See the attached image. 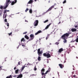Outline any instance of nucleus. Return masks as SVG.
<instances>
[{"instance_id":"45","label":"nucleus","mask_w":78,"mask_h":78,"mask_svg":"<svg viewBox=\"0 0 78 78\" xmlns=\"http://www.w3.org/2000/svg\"><path fill=\"white\" fill-rule=\"evenodd\" d=\"M75 28H77V27H78V26L76 25L75 26Z\"/></svg>"},{"instance_id":"61","label":"nucleus","mask_w":78,"mask_h":78,"mask_svg":"<svg viewBox=\"0 0 78 78\" xmlns=\"http://www.w3.org/2000/svg\"><path fill=\"white\" fill-rule=\"evenodd\" d=\"M48 53H50V51H48Z\"/></svg>"},{"instance_id":"9","label":"nucleus","mask_w":78,"mask_h":78,"mask_svg":"<svg viewBox=\"0 0 78 78\" xmlns=\"http://www.w3.org/2000/svg\"><path fill=\"white\" fill-rule=\"evenodd\" d=\"M6 16H7V13H4V14L3 15V19H5L6 18Z\"/></svg>"},{"instance_id":"53","label":"nucleus","mask_w":78,"mask_h":78,"mask_svg":"<svg viewBox=\"0 0 78 78\" xmlns=\"http://www.w3.org/2000/svg\"><path fill=\"white\" fill-rule=\"evenodd\" d=\"M25 22H28V21H27V20H25Z\"/></svg>"},{"instance_id":"58","label":"nucleus","mask_w":78,"mask_h":78,"mask_svg":"<svg viewBox=\"0 0 78 78\" xmlns=\"http://www.w3.org/2000/svg\"><path fill=\"white\" fill-rule=\"evenodd\" d=\"M47 37H48V38H49V37H48V36Z\"/></svg>"},{"instance_id":"49","label":"nucleus","mask_w":78,"mask_h":78,"mask_svg":"<svg viewBox=\"0 0 78 78\" xmlns=\"http://www.w3.org/2000/svg\"><path fill=\"white\" fill-rule=\"evenodd\" d=\"M47 63H48L49 62L48 61V60L47 59Z\"/></svg>"},{"instance_id":"54","label":"nucleus","mask_w":78,"mask_h":78,"mask_svg":"<svg viewBox=\"0 0 78 78\" xmlns=\"http://www.w3.org/2000/svg\"><path fill=\"white\" fill-rule=\"evenodd\" d=\"M17 49L19 48V46L17 47Z\"/></svg>"},{"instance_id":"51","label":"nucleus","mask_w":78,"mask_h":78,"mask_svg":"<svg viewBox=\"0 0 78 78\" xmlns=\"http://www.w3.org/2000/svg\"><path fill=\"white\" fill-rule=\"evenodd\" d=\"M14 0L15 1V3H16V2H17V0Z\"/></svg>"},{"instance_id":"11","label":"nucleus","mask_w":78,"mask_h":78,"mask_svg":"<svg viewBox=\"0 0 78 78\" xmlns=\"http://www.w3.org/2000/svg\"><path fill=\"white\" fill-rule=\"evenodd\" d=\"M51 25V23H50L49 25H48L44 29V30H47V29H48L49 27H50Z\"/></svg>"},{"instance_id":"14","label":"nucleus","mask_w":78,"mask_h":78,"mask_svg":"<svg viewBox=\"0 0 78 78\" xmlns=\"http://www.w3.org/2000/svg\"><path fill=\"white\" fill-rule=\"evenodd\" d=\"M33 3V0H30L29 2L28 3V4H31Z\"/></svg>"},{"instance_id":"27","label":"nucleus","mask_w":78,"mask_h":78,"mask_svg":"<svg viewBox=\"0 0 78 78\" xmlns=\"http://www.w3.org/2000/svg\"><path fill=\"white\" fill-rule=\"evenodd\" d=\"M77 38L75 39V41L76 42H78V37H77Z\"/></svg>"},{"instance_id":"62","label":"nucleus","mask_w":78,"mask_h":78,"mask_svg":"<svg viewBox=\"0 0 78 78\" xmlns=\"http://www.w3.org/2000/svg\"><path fill=\"white\" fill-rule=\"evenodd\" d=\"M52 78H55V77H53Z\"/></svg>"},{"instance_id":"44","label":"nucleus","mask_w":78,"mask_h":78,"mask_svg":"<svg viewBox=\"0 0 78 78\" xmlns=\"http://www.w3.org/2000/svg\"><path fill=\"white\" fill-rule=\"evenodd\" d=\"M7 27H9V23H7Z\"/></svg>"},{"instance_id":"56","label":"nucleus","mask_w":78,"mask_h":78,"mask_svg":"<svg viewBox=\"0 0 78 78\" xmlns=\"http://www.w3.org/2000/svg\"><path fill=\"white\" fill-rule=\"evenodd\" d=\"M37 0H34L35 2H36V1H37Z\"/></svg>"},{"instance_id":"64","label":"nucleus","mask_w":78,"mask_h":78,"mask_svg":"<svg viewBox=\"0 0 78 78\" xmlns=\"http://www.w3.org/2000/svg\"><path fill=\"white\" fill-rule=\"evenodd\" d=\"M27 6H28V5H27Z\"/></svg>"},{"instance_id":"46","label":"nucleus","mask_w":78,"mask_h":78,"mask_svg":"<svg viewBox=\"0 0 78 78\" xmlns=\"http://www.w3.org/2000/svg\"><path fill=\"white\" fill-rule=\"evenodd\" d=\"M47 36L48 37H50V34H48V35H47Z\"/></svg>"},{"instance_id":"39","label":"nucleus","mask_w":78,"mask_h":78,"mask_svg":"<svg viewBox=\"0 0 78 78\" xmlns=\"http://www.w3.org/2000/svg\"><path fill=\"white\" fill-rule=\"evenodd\" d=\"M73 78H76V76L75 75H74L73 76Z\"/></svg>"},{"instance_id":"29","label":"nucleus","mask_w":78,"mask_h":78,"mask_svg":"<svg viewBox=\"0 0 78 78\" xmlns=\"http://www.w3.org/2000/svg\"><path fill=\"white\" fill-rule=\"evenodd\" d=\"M41 75L42 76H43V75H46V74H45V73H44L43 72L41 73Z\"/></svg>"},{"instance_id":"24","label":"nucleus","mask_w":78,"mask_h":78,"mask_svg":"<svg viewBox=\"0 0 78 78\" xmlns=\"http://www.w3.org/2000/svg\"><path fill=\"white\" fill-rule=\"evenodd\" d=\"M2 10H0V15L1 17H2Z\"/></svg>"},{"instance_id":"16","label":"nucleus","mask_w":78,"mask_h":78,"mask_svg":"<svg viewBox=\"0 0 78 78\" xmlns=\"http://www.w3.org/2000/svg\"><path fill=\"white\" fill-rule=\"evenodd\" d=\"M19 69L16 70H15V73H16V74L19 73Z\"/></svg>"},{"instance_id":"38","label":"nucleus","mask_w":78,"mask_h":78,"mask_svg":"<svg viewBox=\"0 0 78 78\" xmlns=\"http://www.w3.org/2000/svg\"><path fill=\"white\" fill-rule=\"evenodd\" d=\"M13 76V77H14V78H16V77H17V75H15Z\"/></svg>"},{"instance_id":"28","label":"nucleus","mask_w":78,"mask_h":78,"mask_svg":"<svg viewBox=\"0 0 78 78\" xmlns=\"http://www.w3.org/2000/svg\"><path fill=\"white\" fill-rule=\"evenodd\" d=\"M48 20H45L44 21V23H47V22H48Z\"/></svg>"},{"instance_id":"30","label":"nucleus","mask_w":78,"mask_h":78,"mask_svg":"<svg viewBox=\"0 0 78 78\" xmlns=\"http://www.w3.org/2000/svg\"><path fill=\"white\" fill-rule=\"evenodd\" d=\"M3 7L2 6H1L0 7V8L1 9H4V8L3 9Z\"/></svg>"},{"instance_id":"52","label":"nucleus","mask_w":78,"mask_h":78,"mask_svg":"<svg viewBox=\"0 0 78 78\" xmlns=\"http://www.w3.org/2000/svg\"><path fill=\"white\" fill-rule=\"evenodd\" d=\"M61 23V22H59L58 23V24H60V23Z\"/></svg>"},{"instance_id":"7","label":"nucleus","mask_w":78,"mask_h":78,"mask_svg":"<svg viewBox=\"0 0 78 78\" xmlns=\"http://www.w3.org/2000/svg\"><path fill=\"white\" fill-rule=\"evenodd\" d=\"M54 5L51 6V7H50L48 10L46 11V12H45V13H47V12H48V11H51V9H52L53 8H54Z\"/></svg>"},{"instance_id":"60","label":"nucleus","mask_w":78,"mask_h":78,"mask_svg":"<svg viewBox=\"0 0 78 78\" xmlns=\"http://www.w3.org/2000/svg\"><path fill=\"white\" fill-rule=\"evenodd\" d=\"M36 51V50H34V51Z\"/></svg>"},{"instance_id":"6","label":"nucleus","mask_w":78,"mask_h":78,"mask_svg":"<svg viewBox=\"0 0 78 78\" xmlns=\"http://www.w3.org/2000/svg\"><path fill=\"white\" fill-rule=\"evenodd\" d=\"M38 23H39V21L37 20H36L34 23V25L35 27H36L38 25Z\"/></svg>"},{"instance_id":"2","label":"nucleus","mask_w":78,"mask_h":78,"mask_svg":"<svg viewBox=\"0 0 78 78\" xmlns=\"http://www.w3.org/2000/svg\"><path fill=\"white\" fill-rule=\"evenodd\" d=\"M43 53V51H41V49L39 48L37 50V53L38 54V55L39 56L38 57L37 60L39 61H40L41 60V58L40 56H42V54Z\"/></svg>"},{"instance_id":"1","label":"nucleus","mask_w":78,"mask_h":78,"mask_svg":"<svg viewBox=\"0 0 78 78\" xmlns=\"http://www.w3.org/2000/svg\"><path fill=\"white\" fill-rule=\"evenodd\" d=\"M70 34H71V33L70 32L69 33H66L64 34L62 36L61 38L64 40L63 41L64 43H66L67 42V40H66V39H67V38L69 37Z\"/></svg>"},{"instance_id":"22","label":"nucleus","mask_w":78,"mask_h":78,"mask_svg":"<svg viewBox=\"0 0 78 78\" xmlns=\"http://www.w3.org/2000/svg\"><path fill=\"white\" fill-rule=\"evenodd\" d=\"M41 73H42V72H45V69L44 68H43L41 70Z\"/></svg>"},{"instance_id":"12","label":"nucleus","mask_w":78,"mask_h":78,"mask_svg":"<svg viewBox=\"0 0 78 78\" xmlns=\"http://www.w3.org/2000/svg\"><path fill=\"white\" fill-rule=\"evenodd\" d=\"M58 66L61 69H62L64 67V65L61 64H59Z\"/></svg>"},{"instance_id":"36","label":"nucleus","mask_w":78,"mask_h":78,"mask_svg":"<svg viewBox=\"0 0 78 78\" xmlns=\"http://www.w3.org/2000/svg\"><path fill=\"white\" fill-rule=\"evenodd\" d=\"M4 21L5 22H7V20L6 19H5L4 20Z\"/></svg>"},{"instance_id":"8","label":"nucleus","mask_w":78,"mask_h":78,"mask_svg":"<svg viewBox=\"0 0 78 78\" xmlns=\"http://www.w3.org/2000/svg\"><path fill=\"white\" fill-rule=\"evenodd\" d=\"M64 50L62 48H61L59 49L58 51V53H61L62 51H63Z\"/></svg>"},{"instance_id":"42","label":"nucleus","mask_w":78,"mask_h":78,"mask_svg":"<svg viewBox=\"0 0 78 78\" xmlns=\"http://www.w3.org/2000/svg\"><path fill=\"white\" fill-rule=\"evenodd\" d=\"M18 65H20V62H18Z\"/></svg>"},{"instance_id":"25","label":"nucleus","mask_w":78,"mask_h":78,"mask_svg":"<svg viewBox=\"0 0 78 78\" xmlns=\"http://www.w3.org/2000/svg\"><path fill=\"white\" fill-rule=\"evenodd\" d=\"M16 2L14 1H12L11 3L12 5H14Z\"/></svg>"},{"instance_id":"20","label":"nucleus","mask_w":78,"mask_h":78,"mask_svg":"<svg viewBox=\"0 0 78 78\" xmlns=\"http://www.w3.org/2000/svg\"><path fill=\"white\" fill-rule=\"evenodd\" d=\"M6 78H12V75H10L9 76L6 77Z\"/></svg>"},{"instance_id":"23","label":"nucleus","mask_w":78,"mask_h":78,"mask_svg":"<svg viewBox=\"0 0 78 78\" xmlns=\"http://www.w3.org/2000/svg\"><path fill=\"white\" fill-rule=\"evenodd\" d=\"M22 41H23V42H25V40L24 38H22L21 40V42H22Z\"/></svg>"},{"instance_id":"5","label":"nucleus","mask_w":78,"mask_h":78,"mask_svg":"<svg viewBox=\"0 0 78 78\" xmlns=\"http://www.w3.org/2000/svg\"><path fill=\"white\" fill-rule=\"evenodd\" d=\"M30 39H29V41H31L32 40H33L34 38V35L33 34H31L30 35Z\"/></svg>"},{"instance_id":"50","label":"nucleus","mask_w":78,"mask_h":78,"mask_svg":"<svg viewBox=\"0 0 78 78\" xmlns=\"http://www.w3.org/2000/svg\"><path fill=\"white\" fill-rule=\"evenodd\" d=\"M16 67H15L14 68V70H16Z\"/></svg>"},{"instance_id":"10","label":"nucleus","mask_w":78,"mask_h":78,"mask_svg":"<svg viewBox=\"0 0 78 78\" xmlns=\"http://www.w3.org/2000/svg\"><path fill=\"white\" fill-rule=\"evenodd\" d=\"M42 33V31L40 30L37 31V33H35V35H37V34H39V33Z\"/></svg>"},{"instance_id":"13","label":"nucleus","mask_w":78,"mask_h":78,"mask_svg":"<svg viewBox=\"0 0 78 78\" xmlns=\"http://www.w3.org/2000/svg\"><path fill=\"white\" fill-rule=\"evenodd\" d=\"M76 29L74 28H72L71 29V31H72V32H75V31H76Z\"/></svg>"},{"instance_id":"15","label":"nucleus","mask_w":78,"mask_h":78,"mask_svg":"<svg viewBox=\"0 0 78 78\" xmlns=\"http://www.w3.org/2000/svg\"><path fill=\"white\" fill-rule=\"evenodd\" d=\"M23 76V75L22 74H20L19 76H18V77H17V78H22Z\"/></svg>"},{"instance_id":"48","label":"nucleus","mask_w":78,"mask_h":78,"mask_svg":"<svg viewBox=\"0 0 78 78\" xmlns=\"http://www.w3.org/2000/svg\"><path fill=\"white\" fill-rule=\"evenodd\" d=\"M48 39V37H46V40H47V39Z\"/></svg>"},{"instance_id":"40","label":"nucleus","mask_w":78,"mask_h":78,"mask_svg":"<svg viewBox=\"0 0 78 78\" xmlns=\"http://www.w3.org/2000/svg\"><path fill=\"white\" fill-rule=\"evenodd\" d=\"M27 32H25L23 33V34H27Z\"/></svg>"},{"instance_id":"3","label":"nucleus","mask_w":78,"mask_h":78,"mask_svg":"<svg viewBox=\"0 0 78 78\" xmlns=\"http://www.w3.org/2000/svg\"><path fill=\"white\" fill-rule=\"evenodd\" d=\"M11 3V2L10 0H6V4L5 5V6L4 8V9H6V8L8 7V6L9 4Z\"/></svg>"},{"instance_id":"17","label":"nucleus","mask_w":78,"mask_h":78,"mask_svg":"<svg viewBox=\"0 0 78 78\" xmlns=\"http://www.w3.org/2000/svg\"><path fill=\"white\" fill-rule=\"evenodd\" d=\"M6 12H9V10H5L4 11V13H5V14H6Z\"/></svg>"},{"instance_id":"63","label":"nucleus","mask_w":78,"mask_h":78,"mask_svg":"<svg viewBox=\"0 0 78 78\" xmlns=\"http://www.w3.org/2000/svg\"><path fill=\"white\" fill-rule=\"evenodd\" d=\"M68 54L69 53V52H68Z\"/></svg>"},{"instance_id":"18","label":"nucleus","mask_w":78,"mask_h":78,"mask_svg":"<svg viewBox=\"0 0 78 78\" xmlns=\"http://www.w3.org/2000/svg\"><path fill=\"white\" fill-rule=\"evenodd\" d=\"M25 38L27 39H29V37L27 36V35H26L24 36Z\"/></svg>"},{"instance_id":"55","label":"nucleus","mask_w":78,"mask_h":78,"mask_svg":"<svg viewBox=\"0 0 78 78\" xmlns=\"http://www.w3.org/2000/svg\"><path fill=\"white\" fill-rule=\"evenodd\" d=\"M72 74H73V73H74L73 72H72Z\"/></svg>"},{"instance_id":"37","label":"nucleus","mask_w":78,"mask_h":78,"mask_svg":"<svg viewBox=\"0 0 78 78\" xmlns=\"http://www.w3.org/2000/svg\"><path fill=\"white\" fill-rule=\"evenodd\" d=\"M12 32L10 33L9 34V36H11L12 34Z\"/></svg>"},{"instance_id":"35","label":"nucleus","mask_w":78,"mask_h":78,"mask_svg":"<svg viewBox=\"0 0 78 78\" xmlns=\"http://www.w3.org/2000/svg\"><path fill=\"white\" fill-rule=\"evenodd\" d=\"M66 3V0H65L63 2V4H64V3Z\"/></svg>"},{"instance_id":"43","label":"nucleus","mask_w":78,"mask_h":78,"mask_svg":"<svg viewBox=\"0 0 78 78\" xmlns=\"http://www.w3.org/2000/svg\"><path fill=\"white\" fill-rule=\"evenodd\" d=\"M2 66L0 67V70H1L2 69Z\"/></svg>"},{"instance_id":"4","label":"nucleus","mask_w":78,"mask_h":78,"mask_svg":"<svg viewBox=\"0 0 78 78\" xmlns=\"http://www.w3.org/2000/svg\"><path fill=\"white\" fill-rule=\"evenodd\" d=\"M43 55L44 56L47 57V58H49L51 57V55H50V54L47 52L43 53Z\"/></svg>"},{"instance_id":"32","label":"nucleus","mask_w":78,"mask_h":78,"mask_svg":"<svg viewBox=\"0 0 78 78\" xmlns=\"http://www.w3.org/2000/svg\"><path fill=\"white\" fill-rule=\"evenodd\" d=\"M28 10H29V9L27 8L25 10V12H27V11H28Z\"/></svg>"},{"instance_id":"26","label":"nucleus","mask_w":78,"mask_h":78,"mask_svg":"<svg viewBox=\"0 0 78 78\" xmlns=\"http://www.w3.org/2000/svg\"><path fill=\"white\" fill-rule=\"evenodd\" d=\"M48 72H50V70H49L47 71L45 73V74H47V73H48Z\"/></svg>"},{"instance_id":"41","label":"nucleus","mask_w":78,"mask_h":78,"mask_svg":"<svg viewBox=\"0 0 78 78\" xmlns=\"http://www.w3.org/2000/svg\"><path fill=\"white\" fill-rule=\"evenodd\" d=\"M22 46L23 47H24H24H25V45H22Z\"/></svg>"},{"instance_id":"59","label":"nucleus","mask_w":78,"mask_h":78,"mask_svg":"<svg viewBox=\"0 0 78 78\" xmlns=\"http://www.w3.org/2000/svg\"><path fill=\"white\" fill-rule=\"evenodd\" d=\"M76 58H78V57H76Z\"/></svg>"},{"instance_id":"19","label":"nucleus","mask_w":78,"mask_h":78,"mask_svg":"<svg viewBox=\"0 0 78 78\" xmlns=\"http://www.w3.org/2000/svg\"><path fill=\"white\" fill-rule=\"evenodd\" d=\"M25 66V65H24V66H23L22 68H21V70H23L24 69H25V67H27V66Z\"/></svg>"},{"instance_id":"31","label":"nucleus","mask_w":78,"mask_h":78,"mask_svg":"<svg viewBox=\"0 0 78 78\" xmlns=\"http://www.w3.org/2000/svg\"><path fill=\"white\" fill-rule=\"evenodd\" d=\"M34 70H37V68H36V66H35L34 67Z\"/></svg>"},{"instance_id":"34","label":"nucleus","mask_w":78,"mask_h":78,"mask_svg":"<svg viewBox=\"0 0 78 78\" xmlns=\"http://www.w3.org/2000/svg\"><path fill=\"white\" fill-rule=\"evenodd\" d=\"M19 72H22L23 71V70L21 69L19 70Z\"/></svg>"},{"instance_id":"47","label":"nucleus","mask_w":78,"mask_h":78,"mask_svg":"<svg viewBox=\"0 0 78 78\" xmlns=\"http://www.w3.org/2000/svg\"><path fill=\"white\" fill-rule=\"evenodd\" d=\"M56 4L55 3V4H54V5H52V6H54V7L55 6H56Z\"/></svg>"},{"instance_id":"21","label":"nucleus","mask_w":78,"mask_h":78,"mask_svg":"<svg viewBox=\"0 0 78 78\" xmlns=\"http://www.w3.org/2000/svg\"><path fill=\"white\" fill-rule=\"evenodd\" d=\"M29 12L30 14H32V13H33V10H32V9L29 10Z\"/></svg>"},{"instance_id":"33","label":"nucleus","mask_w":78,"mask_h":78,"mask_svg":"<svg viewBox=\"0 0 78 78\" xmlns=\"http://www.w3.org/2000/svg\"><path fill=\"white\" fill-rule=\"evenodd\" d=\"M59 43L58 42H56L55 43V44L56 45H58L59 44Z\"/></svg>"},{"instance_id":"57","label":"nucleus","mask_w":78,"mask_h":78,"mask_svg":"<svg viewBox=\"0 0 78 78\" xmlns=\"http://www.w3.org/2000/svg\"><path fill=\"white\" fill-rule=\"evenodd\" d=\"M50 45H51V43H50Z\"/></svg>"}]
</instances>
